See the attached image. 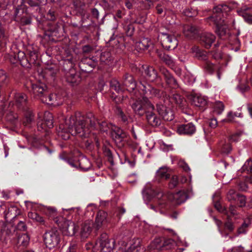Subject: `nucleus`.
<instances>
[{
  "label": "nucleus",
  "mask_w": 252,
  "mask_h": 252,
  "mask_svg": "<svg viewBox=\"0 0 252 252\" xmlns=\"http://www.w3.org/2000/svg\"><path fill=\"white\" fill-rule=\"evenodd\" d=\"M170 97L172 100L174 101V102L177 104H180L182 102V98L177 94H172Z\"/></svg>",
  "instance_id": "obj_46"
},
{
  "label": "nucleus",
  "mask_w": 252,
  "mask_h": 252,
  "mask_svg": "<svg viewBox=\"0 0 252 252\" xmlns=\"http://www.w3.org/2000/svg\"><path fill=\"white\" fill-rule=\"evenodd\" d=\"M26 121L24 122V124L26 125L27 124L30 123L32 121V113L30 112L26 116Z\"/></svg>",
  "instance_id": "obj_59"
},
{
  "label": "nucleus",
  "mask_w": 252,
  "mask_h": 252,
  "mask_svg": "<svg viewBox=\"0 0 252 252\" xmlns=\"http://www.w3.org/2000/svg\"><path fill=\"white\" fill-rule=\"evenodd\" d=\"M17 2H18L19 4L17 5L15 9V15L16 16H18V14L21 10H22V12H23V5L25 2L24 0H18Z\"/></svg>",
  "instance_id": "obj_48"
},
{
  "label": "nucleus",
  "mask_w": 252,
  "mask_h": 252,
  "mask_svg": "<svg viewBox=\"0 0 252 252\" xmlns=\"http://www.w3.org/2000/svg\"><path fill=\"white\" fill-rule=\"evenodd\" d=\"M123 84L129 92L133 91L136 87V84L133 80V77L128 74H126L124 76Z\"/></svg>",
  "instance_id": "obj_24"
},
{
  "label": "nucleus",
  "mask_w": 252,
  "mask_h": 252,
  "mask_svg": "<svg viewBox=\"0 0 252 252\" xmlns=\"http://www.w3.org/2000/svg\"><path fill=\"white\" fill-rule=\"evenodd\" d=\"M138 86L143 96L139 97L132 104V108L136 114L143 116L146 114V119L149 125L153 126H158L161 124V121L152 110H154L153 105L149 101L148 97L159 96L160 92L152 87L142 79L140 80Z\"/></svg>",
  "instance_id": "obj_1"
},
{
  "label": "nucleus",
  "mask_w": 252,
  "mask_h": 252,
  "mask_svg": "<svg viewBox=\"0 0 252 252\" xmlns=\"http://www.w3.org/2000/svg\"><path fill=\"white\" fill-rule=\"evenodd\" d=\"M215 36L211 33H204L200 37L201 43L206 48H209L215 40Z\"/></svg>",
  "instance_id": "obj_20"
},
{
  "label": "nucleus",
  "mask_w": 252,
  "mask_h": 252,
  "mask_svg": "<svg viewBox=\"0 0 252 252\" xmlns=\"http://www.w3.org/2000/svg\"><path fill=\"white\" fill-rule=\"evenodd\" d=\"M231 252H244V249L241 247H235L232 249Z\"/></svg>",
  "instance_id": "obj_64"
},
{
  "label": "nucleus",
  "mask_w": 252,
  "mask_h": 252,
  "mask_svg": "<svg viewBox=\"0 0 252 252\" xmlns=\"http://www.w3.org/2000/svg\"><path fill=\"white\" fill-rule=\"evenodd\" d=\"M77 118L78 125L81 126V129L88 130L90 134L87 138L93 136L95 139L94 136L95 133L93 132L94 130L107 132L114 126L111 124H107L105 122H98L92 113H88L86 116H82L80 113Z\"/></svg>",
  "instance_id": "obj_3"
},
{
  "label": "nucleus",
  "mask_w": 252,
  "mask_h": 252,
  "mask_svg": "<svg viewBox=\"0 0 252 252\" xmlns=\"http://www.w3.org/2000/svg\"><path fill=\"white\" fill-rule=\"evenodd\" d=\"M224 228L225 231L226 232H231L234 229V225L232 222L229 220H228L224 224Z\"/></svg>",
  "instance_id": "obj_44"
},
{
  "label": "nucleus",
  "mask_w": 252,
  "mask_h": 252,
  "mask_svg": "<svg viewBox=\"0 0 252 252\" xmlns=\"http://www.w3.org/2000/svg\"><path fill=\"white\" fill-rule=\"evenodd\" d=\"M112 57L109 52L104 51L101 54L100 60L101 62L107 64L111 60Z\"/></svg>",
  "instance_id": "obj_37"
},
{
  "label": "nucleus",
  "mask_w": 252,
  "mask_h": 252,
  "mask_svg": "<svg viewBox=\"0 0 252 252\" xmlns=\"http://www.w3.org/2000/svg\"><path fill=\"white\" fill-rule=\"evenodd\" d=\"M142 194L144 200L146 204H148V202L152 199H154V203L157 205V206L154 204H150L149 207L156 212H158L157 208L161 209L166 207L167 204L166 196H164L162 192L156 190L150 183H147L145 185Z\"/></svg>",
  "instance_id": "obj_5"
},
{
  "label": "nucleus",
  "mask_w": 252,
  "mask_h": 252,
  "mask_svg": "<svg viewBox=\"0 0 252 252\" xmlns=\"http://www.w3.org/2000/svg\"><path fill=\"white\" fill-rule=\"evenodd\" d=\"M152 44L151 41L148 38H144L136 43L135 46L137 49L144 50L147 49Z\"/></svg>",
  "instance_id": "obj_29"
},
{
  "label": "nucleus",
  "mask_w": 252,
  "mask_h": 252,
  "mask_svg": "<svg viewBox=\"0 0 252 252\" xmlns=\"http://www.w3.org/2000/svg\"><path fill=\"white\" fill-rule=\"evenodd\" d=\"M192 195L191 191L180 190L172 195L173 201L177 204H180L186 201Z\"/></svg>",
  "instance_id": "obj_14"
},
{
  "label": "nucleus",
  "mask_w": 252,
  "mask_h": 252,
  "mask_svg": "<svg viewBox=\"0 0 252 252\" xmlns=\"http://www.w3.org/2000/svg\"><path fill=\"white\" fill-rule=\"evenodd\" d=\"M66 79L67 82L73 85L77 84L80 81L78 74L76 73L74 69H71L66 73Z\"/></svg>",
  "instance_id": "obj_22"
},
{
  "label": "nucleus",
  "mask_w": 252,
  "mask_h": 252,
  "mask_svg": "<svg viewBox=\"0 0 252 252\" xmlns=\"http://www.w3.org/2000/svg\"><path fill=\"white\" fill-rule=\"evenodd\" d=\"M172 240H166L165 237H156L150 245L151 249L154 250L153 252H158L159 250H168L171 248Z\"/></svg>",
  "instance_id": "obj_9"
},
{
  "label": "nucleus",
  "mask_w": 252,
  "mask_h": 252,
  "mask_svg": "<svg viewBox=\"0 0 252 252\" xmlns=\"http://www.w3.org/2000/svg\"><path fill=\"white\" fill-rule=\"evenodd\" d=\"M79 113L71 116L69 119L65 120L64 126L61 125L59 126L58 134L62 139L67 140L72 135H78L81 138H87L90 134L88 130L81 129V126L78 125L77 117Z\"/></svg>",
  "instance_id": "obj_4"
},
{
  "label": "nucleus",
  "mask_w": 252,
  "mask_h": 252,
  "mask_svg": "<svg viewBox=\"0 0 252 252\" xmlns=\"http://www.w3.org/2000/svg\"><path fill=\"white\" fill-rule=\"evenodd\" d=\"M28 217L37 222H43V218L40 216L38 214L35 212H30L28 214Z\"/></svg>",
  "instance_id": "obj_38"
},
{
  "label": "nucleus",
  "mask_w": 252,
  "mask_h": 252,
  "mask_svg": "<svg viewBox=\"0 0 252 252\" xmlns=\"http://www.w3.org/2000/svg\"><path fill=\"white\" fill-rule=\"evenodd\" d=\"M117 113L118 115L120 117L122 120L124 122H126L127 121V117L124 114L123 112L120 108L117 109Z\"/></svg>",
  "instance_id": "obj_53"
},
{
  "label": "nucleus",
  "mask_w": 252,
  "mask_h": 252,
  "mask_svg": "<svg viewBox=\"0 0 252 252\" xmlns=\"http://www.w3.org/2000/svg\"><path fill=\"white\" fill-rule=\"evenodd\" d=\"M17 229L20 231H26L27 229V226L24 222L20 221L17 225Z\"/></svg>",
  "instance_id": "obj_54"
},
{
  "label": "nucleus",
  "mask_w": 252,
  "mask_h": 252,
  "mask_svg": "<svg viewBox=\"0 0 252 252\" xmlns=\"http://www.w3.org/2000/svg\"><path fill=\"white\" fill-rule=\"evenodd\" d=\"M57 72V69L51 66L47 67L43 71L44 77L48 79L53 78Z\"/></svg>",
  "instance_id": "obj_31"
},
{
  "label": "nucleus",
  "mask_w": 252,
  "mask_h": 252,
  "mask_svg": "<svg viewBox=\"0 0 252 252\" xmlns=\"http://www.w3.org/2000/svg\"><path fill=\"white\" fill-rule=\"evenodd\" d=\"M221 152L225 154H228L232 150L231 145L229 142H225L221 147Z\"/></svg>",
  "instance_id": "obj_41"
},
{
  "label": "nucleus",
  "mask_w": 252,
  "mask_h": 252,
  "mask_svg": "<svg viewBox=\"0 0 252 252\" xmlns=\"http://www.w3.org/2000/svg\"><path fill=\"white\" fill-rule=\"evenodd\" d=\"M176 131L180 135H191L195 132L196 127L192 123H189L179 125Z\"/></svg>",
  "instance_id": "obj_12"
},
{
  "label": "nucleus",
  "mask_w": 252,
  "mask_h": 252,
  "mask_svg": "<svg viewBox=\"0 0 252 252\" xmlns=\"http://www.w3.org/2000/svg\"><path fill=\"white\" fill-rule=\"evenodd\" d=\"M204 67L209 73L213 72L216 68V66L209 61H206L204 64Z\"/></svg>",
  "instance_id": "obj_43"
},
{
  "label": "nucleus",
  "mask_w": 252,
  "mask_h": 252,
  "mask_svg": "<svg viewBox=\"0 0 252 252\" xmlns=\"http://www.w3.org/2000/svg\"><path fill=\"white\" fill-rule=\"evenodd\" d=\"M8 77L3 70L0 71V82L6 84L8 82Z\"/></svg>",
  "instance_id": "obj_50"
},
{
  "label": "nucleus",
  "mask_w": 252,
  "mask_h": 252,
  "mask_svg": "<svg viewBox=\"0 0 252 252\" xmlns=\"http://www.w3.org/2000/svg\"><path fill=\"white\" fill-rule=\"evenodd\" d=\"M31 87L32 93L35 96L40 97L41 99L45 97L44 94L46 91V86L44 83L40 82L31 83Z\"/></svg>",
  "instance_id": "obj_13"
},
{
  "label": "nucleus",
  "mask_w": 252,
  "mask_h": 252,
  "mask_svg": "<svg viewBox=\"0 0 252 252\" xmlns=\"http://www.w3.org/2000/svg\"><path fill=\"white\" fill-rule=\"evenodd\" d=\"M238 14L243 17L244 20L249 24H252V6L243 7L237 10Z\"/></svg>",
  "instance_id": "obj_19"
},
{
  "label": "nucleus",
  "mask_w": 252,
  "mask_h": 252,
  "mask_svg": "<svg viewBox=\"0 0 252 252\" xmlns=\"http://www.w3.org/2000/svg\"><path fill=\"white\" fill-rule=\"evenodd\" d=\"M157 53L160 59L166 65L171 67L174 65V61L171 57L160 52H158Z\"/></svg>",
  "instance_id": "obj_28"
},
{
  "label": "nucleus",
  "mask_w": 252,
  "mask_h": 252,
  "mask_svg": "<svg viewBox=\"0 0 252 252\" xmlns=\"http://www.w3.org/2000/svg\"><path fill=\"white\" fill-rule=\"evenodd\" d=\"M110 87L112 89H114L118 93L123 91L125 89L124 87L120 85L119 82L116 79H113L110 82Z\"/></svg>",
  "instance_id": "obj_35"
},
{
  "label": "nucleus",
  "mask_w": 252,
  "mask_h": 252,
  "mask_svg": "<svg viewBox=\"0 0 252 252\" xmlns=\"http://www.w3.org/2000/svg\"><path fill=\"white\" fill-rule=\"evenodd\" d=\"M46 234H49L51 237L58 236L60 235V231L58 230L56 228H54L50 232H46Z\"/></svg>",
  "instance_id": "obj_55"
},
{
  "label": "nucleus",
  "mask_w": 252,
  "mask_h": 252,
  "mask_svg": "<svg viewBox=\"0 0 252 252\" xmlns=\"http://www.w3.org/2000/svg\"><path fill=\"white\" fill-rule=\"evenodd\" d=\"M183 80L186 84L189 86L194 83L195 78L190 72L187 71L184 73Z\"/></svg>",
  "instance_id": "obj_34"
},
{
  "label": "nucleus",
  "mask_w": 252,
  "mask_h": 252,
  "mask_svg": "<svg viewBox=\"0 0 252 252\" xmlns=\"http://www.w3.org/2000/svg\"><path fill=\"white\" fill-rule=\"evenodd\" d=\"M41 101L49 105L58 106L62 104L63 99L61 96L56 94H50L48 97H44L41 99Z\"/></svg>",
  "instance_id": "obj_15"
},
{
  "label": "nucleus",
  "mask_w": 252,
  "mask_h": 252,
  "mask_svg": "<svg viewBox=\"0 0 252 252\" xmlns=\"http://www.w3.org/2000/svg\"><path fill=\"white\" fill-rule=\"evenodd\" d=\"M83 64H87L91 68H94L96 64V63L94 60H92L91 58H84L82 59L81 63L80 64V68L82 69V65Z\"/></svg>",
  "instance_id": "obj_36"
},
{
  "label": "nucleus",
  "mask_w": 252,
  "mask_h": 252,
  "mask_svg": "<svg viewBox=\"0 0 252 252\" xmlns=\"http://www.w3.org/2000/svg\"><path fill=\"white\" fill-rule=\"evenodd\" d=\"M178 183H179V181H178V177L176 175H174L172 176V177L170 181V183L169 184V187L171 189L174 188L177 186Z\"/></svg>",
  "instance_id": "obj_47"
},
{
  "label": "nucleus",
  "mask_w": 252,
  "mask_h": 252,
  "mask_svg": "<svg viewBox=\"0 0 252 252\" xmlns=\"http://www.w3.org/2000/svg\"><path fill=\"white\" fill-rule=\"evenodd\" d=\"M21 22L23 25H29L31 23V20L29 18H22Z\"/></svg>",
  "instance_id": "obj_62"
},
{
  "label": "nucleus",
  "mask_w": 252,
  "mask_h": 252,
  "mask_svg": "<svg viewBox=\"0 0 252 252\" xmlns=\"http://www.w3.org/2000/svg\"><path fill=\"white\" fill-rule=\"evenodd\" d=\"M13 96L15 103L14 104L12 101H10L7 108L5 107L2 108V111L4 114L6 115L7 121H13L17 118L16 115L13 113V110H15V107L17 109H20L21 107L24 106L27 99L26 94L19 92L13 93Z\"/></svg>",
  "instance_id": "obj_6"
},
{
  "label": "nucleus",
  "mask_w": 252,
  "mask_h": 252,
  "mask_svg": "<svg viewBox=\"0 0 252 252\" xmlns=\"http://www.w3.org/2000/svg\"><path fill=\"white\" fill-rule=\"evenodd\" d=\"M107 213L103 211H99L96 216L95 221L94 224V226L97 229L101 227V226L106 221Z\"/></svg>",
  "instance_id": "obj_26"
},
{
  "label": "nucleus",
  "mask_w": 252,
  "mask_h": 252,
  "mask_svg": "<svg viewBox=\"0 0 252 252\" xmlns=\"http://www.w3.org/2000/svg\"><path fill=\"white\" fill-rule=\"evenodd\" d=\"M249 223L248 222H244L243 224L238 229V234H245L246 231H247V228L248 227Z\"/></svg>",
  "instance_id": "obj_45"
},
{
  "label": "nucleus",
  "mask_w": 252,
  "mask_h": 252,
  "mask_svg": "<svg viewBox=\"0 0 252 252\" xmlns=\"http://www.w3.org/2000/svg\"><path fill=\"white\" fill-rule=\"evenodd\" d=\"M158 39L160 40L163 48L166 50L174 49L178 45V41L175 35L169 33L160 32L158 34Z\"/></svg>",
  "instance_id": "obj_8"
},
{
  "label": "nucleus",
  "mask_w": 252,
  "mask_h": 252,
  "mask_svg": "<svg viewBox=\"0 0 252 252\" xmlns=\"http://www.w3.org/2000/svg\"><path fill=\"white\" fill-rule=\"evenodd\" d=\"M231 9V7L226 4L218 5L214 8L213 14L209 18L216 25V32L220 37L227 34L228 25L234 22L233 19L226 18Z\"/></svg>",
  "instance_id": "obj_2"
},
{
  "label": "nucleus",
  "mask_w": 252,
  "mask_h": 252,
  "mask_svg": "<svg viewBox=\"0 0 252 252\" xmlns=\"http://www.w3.org/2000/svg\"><path fill=\"white\" fill-rule=\"evenodd\" d=\"M145 69L144 74L146 79L150 82H153L158 78V74L157 71L152 66H143Z\"/></svg>",
  "instance_id": "obj_27"
},
{
  "label": "nucleus",
  "mask_w": 252,
  "mask_h": 252,
  "mask_svg": "<svg viewBox=\"0 0 252 252\" xmlns=\"http://www.w3.org/2000/svg\"><path fill=\"white\" fill-rule=\"evenodd\" d=\"M235 117H241V113H232L230 112L227 114V119L223 120L224 122H231L233 121V119Z\"/></svg>",
  "instance_id": "obj_39"
},
{
  "label": "nucleus",
  "mask_w": 252,
  "mask_h": 252,
  "mask_svg": "<svg viewBox=\"0 0 252 252\" xmlns=\"http://www.w3.org/2000/svg\"><path fill=\"white\" fill-rule=\"evenodd\" d=\"M157 109L159 115L165 121H170L174 119V114L170 108L166 106L158 103L157 105Z\"/></svg>",
  "instance_id": "obj_11"
},
{
  "label": "nucleus",
  "mask_w": 252,
  "mask_h": 252,
  "mask_svg": "<svg viewBox=\"0 0 252 252\" xmlns=\"http://www.w3.org/2000/svg\"><path fill=\"white\" fill-rule=\"evenodd\" d=\"M125 31L126 32V34L128 36H131L133 32L134 28L132 25H129L126 27Z\"/></svg>",
  "instance_id": "obj_56"
},
{
  "label": "nucleus",
  "mask_w": 252,
  "mask_h": 252,
  "mask_svg": "<svg viewBox=\"0 0 252 252\" xmlns=\"http://www.w3.org/2000/svg\"><path fill=\"white\" fill-rule=\"evenodd\" d=\"M29 58L25 56V53L22 51H18L17 58L22 66L29 67L32 64H34L37 59V52L36 50H28Z\"/></svg>",
  "instance_id": "obj_7"
},
{
  "label": "nucleus",
  "mask_w": 252,
  "mask_h": 252,
  "mask_svg": "<svg viewBox=\"0 0 252 252\" xmlns=\"http://www.w3.org/2000/svg\"><path fill=\"white\" fill-rule=\"evenodd\" d=\"M237 196V194L233 189L229 190L227 194V198L230 201L236 199Z\"/></svg>",
  "instance_id": "obj_51"
},
{
  "label": "nucleus",
  "mask_w": 252,
  "mask_h": 252,
  "mask_svg": "<svg viewBox=\"0 0 252 252\" xmlns=\"http://www.w3.org/2000/svg\"><path fill=\"white\" fill-rule=\"evenodd\" d=\"M160 71L162 74L164 76L166 82L170 87L174 89L178 87V85L176 80L166 69L162 67L160 68Z\"/></svg>",
  "instance_id": "obj_17"
},
{
  "label": "nucleus",
  "mask_w": 252,
  "mask_h": 252,
  "mask_svg": "<svg viewBox=\"0 0 252 252\" xmlns=\"http://www.w3.org/2000/svg\"><path fill=\"white\" fill-rule=\"evenodd\" d=\"M217 124L218 122L217 120L216 119H212L209 123V126L211 127L215 128L217 126Z\"/></svg>",
  "instance_id": "obj_63"
},
{
  "label": "nucleus",
  "mask_w": 252,
  "mask_h": 252,
  "mask_svg": "<svg viewBox=\"0 0 252 252\" xmlns=\"http://www.w3.org/2000/svg\"><path fill=\"white\" fill-rule=\"evenodd\" d=\"M170 177L169 171L166 166L161 167L157 171L155 176L156 180L160 182L162 180L168 179Z\"/></svg>",
  "instance_id": "obj_21"
},
{
  "label": "nucleus",
  "mask_w": 252,
  "mask_h": 252,
  "mask_svg": "<svg viewBox=\"0 0 252 252\" xmlns=\"http://www.w3.org/2000/svg\"><path fill=\"white\" fill-rule=\"evenodd\" d=\"M93 50V48L89 45H85L82 48V51L84 53H90Z\"/></svg>",
  "instance_id": "obj_61"
},
{
  "label": "nucleus",
  "mask_w": 252,
  "mask_h": 252,
  "mask_svg": "<svg viewBox=\"0 0 252 252\" xmlns=\"http://www.w3.org/2000/svg\"><path fill=\"white\" fill-rule=\"evenodd\" d=\"M53 127V116L49 112H45L44 115V121L38 124V130L40 131H47L48 128Z\"/></svg>",
  "instance_id": "obj_10"
},
{
  "label": "nucleus",
  "mask_w": 252,
  "mask_h": 252,
  "mask_svg": "<svg viewBox=\"0 0 252 252\" xmlns=\"http://www.w3.org/2000/svg\"><path fill=\"white\" fill-rule=\"evenodd\" d=\"M243 171L247 170L252 174V160L251 159H248L242 167Z\"/></svg>",
  "instance_id": "obj_40"
},
{
  "label": "nucleus",
  "mask_w": 252,
  "mask_h": 252,
  "mask_svg": "<svg viewBox=\"0 0 252 252\" xmlns=\"http://www.w3.org/2000/svg\"><path fill=\"white\" fill-rule=\"evenodd\" d=\"M160 71L162 74L164 76L166 82L170 87L174 89L178 87V85L176 80L166 69L162 67L160 68Z\"/></svg>",
  "instance_id": "obj_16"
},
{
  "label": "nucleus",
  "mask_w": 252,
  "mask_h": 252,
  "mask_svg": "<svg viewBox=\"0 0 252 252\" xmlns=\"http://www.w3.org/2000/svg\"><path fill=\"white\" fill-rule=\"evenodd\" d=\"M183 30L185 36L189 38H194L198 34L197 29L192 25L184 26Z\"/></svg>",
  "instance_id": "obj_25"
},
{
  "label": "nucleus",
  "mask_w": 252,
  "mask_h": 252,
  "mask_svg": "<svg viewBox=\"0 0 252 252\" xmlns=\"http://www.w3.org/2000/svg\"><path fill=\"white\" fill-rule=\"evenodd\" d=\"M224 109V105L222 102L216 101L213 106V112L217 115H220Z\"/></svg>",
  "instance_id": "obj_33"
},
{
  "label": "nucleus",
  "mask_w": 252,
  "mask_h": 252,
  "mask_svg": "<svg viewBox=\"0 0 252 252\" xmlns=\"http://www.w3.org/2000/svg\"><path fill=\"white\" fill-rule=\"evenodd\" d=\"M184 14L189 17H193L196 15L197 13V12L195 9H192L191 8H186L183 11Z\"/></svg>",
  "instance_id": "obj_42"
},
{
  "label": "nucleus",
  "mask_w": 252,
  "mask_h": 252,
  "mask_svg": "<svg viewBox=\"0 0 252 252\" xmlns=\"http://www.w3.org/2000/svg\"><path fill=\"white\" fill-rule=\"evenodd\" d=\"M179 166L181 167L185 171H188L190 170L189 166L184 161H180L179 163Z\"/></svg>",
  "instance_id": "obj_60"
},
{
  "label": "nucleus",
  "mask_w": 252,
  "mask_h": 252,
  "mask_svg": "<svg viewBox=\"0 0 252 252\" xmlns=\"http://www.w3.org/2000/svg\"><path fill=\"white\" fill-rule=\"evenodd\" d=\"M79 165L81 169L87 171L90 169L91 163L87 158L83 157L79 160Z\"/></svg>",
  "instance_id": "obj_32"
},
{
  "label": "nucleus",
  "mask_w": 252,
  "mask_h": 252,
  "mask_svg": "<svg viewBox=\"0 0 252 252\" xmlns=\"http://www.w3.org/2000/svg\"><path fill=\"white\" fill-rule=\"evenodd\" d=\"M101 252H110L112 250V247L109 244H105L104 242L101 243Z\"/></svg>",
  "instance_id": "obj_49"
},
{
  "label": "nucleus",
  "mask_w": 252,
  "mask_h": 252,
  "mask_svg": "<svg viewBox=\"0 0 252 252\" xmlns=\"http://www.w3.org/2000/svg\"><path fill=\"white\" fill-rule=\"evenodd\" d=\"M191 103L198 107H204L207 103V98L201 95L195 94L192 95Z\"/></svg>",
  "instance_id": "obj_23"
},
{
  "label": "nucleus",
  "mask_w": 252,
  "mask_h": 252,
  "mask_svg": "<svg viewBox=\"0 0 252 252\" xmlns=\"http://www.w3.org/2000/svg\"><path fill=\"white\" fill-rule=\"evenodd\" d=\"M9 61L12 63H15L18 62L17 54L11 53L9 55Z\"/></svg>",
  "instance_id": "obj_52"
},
{
  "label": "nucleus",
  "mask_w": 252,
  "mask_h": 252,
  "mask_svg": "<svg viewBox=\"0 0 252 252\" xmlns=\"http://www.w3.org/2000/svg\"><path fill=\"white\" fill-rule=\"evenodd\" d=\"M240 135L238 133H235L232 135L229 139V141L231 142H236L239 140Z\"/></svg>",
  "instance_id": "obj_57"
},
{
  "label": "nucleus",
  "mask_w": 252,
  "mask_h": 252,
  "mask_svg": "<svg viewBox=\"0 0 252 252\" xmlns=\"http://www.w3.org/2000/svg\"><path fill=\"white\" fill-rule=\"evenodd\" d=\"M112 136L116 143L122 142L126 136V134L122 129L114 126L112 127Z\"/></svg>",
  "instance_id": "obj_18"
},
{
  "label": "nucleus",
  "mask_w": 252,
  "mask_h": 252,
  "mask_svg": "<svg viewBox=\"0 0 252 252\" xmlns=\"http://www.w3.org/2000/svg\"><path fill=\"white\" fill-rule=\"evenodd\" d=\"M215 207L219 212L226 213V209L225 208H223L220 203H219V202L216 203L215 204Z\"/></svg>",
  "instance_id": "obj_58"
},
{
  "label": "nucleus",
  "mask_w": 252,
  "mask_h": 252,
  "mask_svg": "<svg viewBox=\"0 0 252 252\" xmlns=\"http://www.w3.org/2000/svg\"><path fill=\"white\" fill-rule=\"evenodd\" d=\"M192 53L194 57L200 60H206V53L200 49L198 47L194 46L191 49Z\"/></svg>",
  "instance_id": "obj_30"
}]
</instances>
